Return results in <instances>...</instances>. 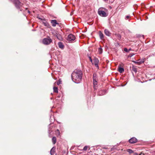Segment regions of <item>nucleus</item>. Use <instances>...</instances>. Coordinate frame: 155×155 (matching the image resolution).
Listing matches in <instances>:
<instances>
[{"mask_svg":"<svg viewBox=\"0 0 155 155\" xmlns=\"http://www.w3.org/2000/svg\"><path fill=\"white\" fill-rule=\"evenodd\" d=\"M72 80L76 83H79L82 79V73L81 71L74 72L72 74Z\"/></svg>","mask_w":155,"mask_h":155,"instance_id":"nucleus-1","label":"nucleus"},{"mask_svg":"<svg viewBox=\"0 0 155 155\" xmlns=\"http://www.w3.org/2000/svg\"><path fill=\"white\" fill-rule=\"evenodd\" d=\"M103 149H107V148H105V147H104V148H103Z\"/></svg>","mask_w":155,"mask_h":155,"instance_id":"nucleus-34","label":"nucleus"},{"mask_svg":"<svg viewBox=\"0 0 155 155\" xmlns=\"http://www.w3.org/2000/svg\"><path fill=\"white\" fill-rule=\"evenodd\" d=\"M61 81H60V80H59V81L57 82V84L58 85L61 84Z\"/></svg>","mask_w":155,"mask_h":155,"instance_id":"nucleus-28","label":"nucleus"},{"mask_svg":"<svg viewBox=\"0 0 155 155\" xmlns=\"http://www.w3.org/2000/svg\"><path fill=\"white\" fill-rule=\"evenodd\" d=\"M143 63V61H141L140 59L137 60V61L135 62V63L139 65L140 64Z\"/></svg>","mask_w":155,"mask_h":155,"instance_id":"nucleus-16","label":"nucleus"},{"mask_svg":"<svg viewBox=\"0 0 155 155\" xmlns=\"http://www.w3.org/2000/svg\"><path fill=\"white\" fill-rule=\"evenodd\" d=\"M52 143L53 144H55L56 142V138L55 137H53L52 139Z\"/></svg>","mask_w":155,"mask_h":155,"instance_id":"nucleus-15","label":"nucleus"},{"mask_svg":"<svg viewBox=\"0 0 155 155\" xmlns=\"http://www.w3.org/2000/svg\"><path fill=\"white\" fill-rule=\"evenodd\" d=\"M94 64L95 66L98 67V64L99 63V60L97 58H95L94 60Z\"/></svg>","mask_w":155,"mask_h":155,"instance_id":"nucleus-10","label":"nucleus"},{"mask_svg":"<svg viewBox=\"0 0 155 155\" xmlns=\"http://www.w3.org/2000/svg\"><path fill=\"white\" fill-rule=\"evenodd\" d=\"M54 36L57 37V38L60 41H62L63 40V38L61 35L59 33H56Z\"/></svg>","mask_w":155,"mask_h":155,"instance_id":"nucleus-8","label":"nucleus"},{"mask_svg":"<svg viewBox=\"0 0 155 155\" xmlns=\"http://www.w3.org/2000/svg\"><path fill=\"white\" fill-rule=\"evenodd\" d=\"M140 60L141 61H143V63L144 62V61H145V58H142L141 59H140Z\"/></svg>","mask_w":155,"mask_h":155,"instance_id":"nucleus-30","label":"nucleus"},{"mask_svg":"<svg viewBox=\"0 0 155 155\" xmlns=\"http://www.w3.org/2000/svg\"><path fill=\"white\" fill-rule=\"evenodd\" d=\"M99 34L100 38L101 39H103L104 38V35L103 33L101 31H100L99 32Z\"/></svg>","mask_w":155,"mask_h":155,"instance_id":"nucleus-13","label":"nucleus"},{"mask_svg":"<svg viewBox=\"0 0 155 155\" xmlns=\"http://www.w3.org/2000/svg\"><path fill=\"white\" fill-rule=\"evenodd\" d=\"M74 35L72 34H69L67 38V40L69 42H72L75 39Z\"/></svg>","mask_w":155,"mask_h":155,"instance_id":"nucleus-6","label":"nucleus"},{"mask_svg":"<svg viewBox=\"0 0 155 155\" xmlns=\"http://www.w3.org/2000/svg\"><path fill=\"white\" fill-rule=\"evenodd\" d=\"M124 51L126 52H129V50L127 48H125L124 49Z\"/></svg>","mask_w":155,"mask_h":155,"instance_id":"nucleus-25","label":"nucleus"},{"mask_svg":"<svg viewBox=\"0 0 155 155\" xmlns=\"http://www.w3.org/2000/svg\"><path fill=\"white\" fill-rule=\"evenodd\" d=\"M43 23L44 24V25L46 26V27H49V26H50L49 24H48V23L47 22H43Z\"/></svg>","mask_w":155,"mask_h":155,"instance_id":"nucleus-19","label":"nucleus"},{"mask_svg":"<svg viewBox=\"0 0 155 155\" xmlns=\"http://www.w3.org/2000/svg\"><path fill=\"white\" fill-rule=\"evenodd\" d=\"M137 141V139L135 137H133L129 140V142L130 143H136Z\"/></svg>","mask_w":155,"mask_h":155,"instance_id":"nucleus-7","label":"nucleus"},{"mask_svg":"<svg viewBox=\"0 0 155 155\" xmlns=\"http://www.w3.org/2000/svg\"><path fill=\"white\" fill-rule=\"evenodd\" d=\"M58 45L59 48H60L63 49L64 48V46L61 42H59L58 44Z\"/></svg>","mask_w":155,"mask_h":155,"instance_id":"nucleus-14","label":"nucleus"},{"mask_svg":"<svg viewBox=\"0 0 155 155\" xmlns=\"http://www.w3.org/2000/svg\"><path fill=\"white\" fill-rule=\"evenodd\" d=\"M128 50H129V51H130V50H131V48H130V49H129Z\"/></svg>","mask_w":155,"mask_h":155,"instance_id":"nucleus-35","label":"nucleus"},{"mask_svg":"<svg viewBox=\"0 0 155 155\" xmlns=\"http://www.w3.org/2000/svg\"><path fill=\"white\" fill-rule=\"evenodd\" d=\"M93 84L94 85V89H96V85H97V79H95L94 80H93Z\"/></svg>","mask_w":155,"mask_h":155,"instance_id":"nucleus-12","label":"nucleus"},{"mask_svg":"<svg viewBox=\"0 0 155 155\" xmlns=\"http://www.w3.org/2000/svg\"><path fill=\"white\" fill-rule=\"evenodd\" d=\"M124 65L123 63H121L119 64L118 66V71L120 73H122L124 71Z\"/></svg>","mask_w":155,"mask_h":155,"instance_id":"nucleus-5","label":"nucleus"},{"mask_svg":"<svg viewBox=\"0 0 155 155\" xmlns=\"http://www.w3.org/2000/svg\"><path fill=\"white\" fill-rule=\"evenodd\" d=\"M135 72H136L137 71L136 70V69L135 68H134V69L133 70Z\"/></svg>","mask_w":155,"mask_h":155,"instance_id":"nucleus-33","label":"nucleus"},{"mask_svg":"<svg viewBox=\"0 0 155 155\" xmlns=\"http://www.w3.org/2000/svg\"><path fill=\"white\" fill-rule=\"evenodd\" d=\"M114 0H108V2L107 3H112L113 2Z\"/></svg>","mask_w":155,"mask_h":155,"instance_id":"nucleus-26","label":"nucleus"},{"mask_svg":"<svg viewBox=\"0 0 155 155\" xmlns=\"http://www.w3.org/2000/svg\"><path fill=\"white\" fill-rule=\"evenodd\" d=\"M13 2L15 7L18 9H19L23 5V4L19 0H14Z\"/></svg>","mask_w":155,"mask_h":155,"instance_id":"nucleus-3","label":"nucleus"},{"mask_svg":"<svg viewBox=\"0 0 155 155\" xmlns=\"http://www.w3.org/2000/svg\"><path fill=\"white\" fill-rule=\"evenodd\" d=\"M55 134L57 136H59L60 135V131L59 130L57 129L56 130Z\"/></svg>","mask_w":155,"mask_h":155,"instance_id":"nucleus-20","label":"nucleus"},{"mask_svg":"<svg viewBox=\"0 0 155 155\" xmlns=\"http://www.w3.org/2000/svg\"><path fill=\"white\" fill-rule=\"evenodd\" d=\"M52 25L53 27H55L56 25H59V23L57 22L56 20H52L51 21Z\"/></svg>","mask_w":155,"mask_h":155,"instance_id":"nucleus-9","label":"nucleus"},{"mask_svg":"<svg viewBox=\"0 0 155 155\" xmlns=\"http://www.w3.org/2000/svg\"><path fill=\"white\" fill-rule=\"evenodd\" d=\"M87 148H88V147L87 146H85L84 147V148H83V150H87Z\"/></svg>","mask_w":155,"mask_h":155,"instance_id":"nucleus-27","label":"nucleus"},{"mask_svg":"<svg viewBox=\"0 0 155 155\" xmlns=\"http://www.w3.org/2000/svg\"><path fill=\"white\" fill-rule=\"evenodd\" d=\"M89 59H90V60L91 62L92 63V60L91 59V57H89Z\"/></svg>","mask_w":155,"mask_h":155,"instance_id":"nucleus-31","label":"nucleus"},{"mask_svg":"<svg viewBox=\"0 0 155 155\" xmlns=\"http://www.w3.org/2000/svg\"><path fill=\"white\" fill-rule=\"evenodd\" d=\"M107 11V10L105 8H100L98 10V13L100 16L105 17L107 15V14L106 13Z\"/></svg>","mask_w":155,"mask_h":155,"instance_id":"nucleus-2","label":"nucleus"},{"mask_svg":"<svg viewBox=\"0 0 155 155\" xmlns=\"http://www.w3.org/2000/svg\"><path fill=\"white\" fill-rule=\"evenodd\" d=\"M127 151L129 153H133V151L130 149H128L127 150Z\"/></svg>","mask_w":155,"mask_h":155,"instance_id":"nucleus-21","label":"nucleus"},{"mask_svg":"<svg viewBox=\"0 0 155 155\" xmlns=\"http://www.w3.org/2000/svg\"><path fill=\"white\" fill-rule=\"evenodd\" d=\"M104 0L107 2H108V0Z\"/></svg>","mask_w":155,"mask_h":155,"instance_id":"nucleus-32","label":"nucleus"},{"mask_svg":"<svg viewBox=\"0 0 155 155\" xmlns=\"http://www.w3.org/2000/svg\"><path fill=\"white\" fill-rule=\"evenodd\" d=\"M52 41V40L49 37L47 38H44L42 41L43 44L45 45H48Z\"/></svg>","mask_w":155,"mask_h":155,"instance_id":"nucleus-4","label":"nucleus"},{"mask_svg":"<svg viewBox=\"0 0 155 155\" xmlns=\"http://www.w3.org/2000/svg\"><path fill=\"white\" fill-rule=\"evenodd\" d=\"M53 90H54V92L56 93H58V88L57 87H53Z\"/></svg>","mask_w":155,"mask_h":155,"instance_id":"nucleus-18","label":"nucleus"},{"mask_svg":"<svg viewBox=\"0 0 155 155\" xmlns=\"http://www.w3.org/2000/svg\"><path fill=\"white\" fill-rule=\"evenodd\" d=\"M130 17V16H129V15H127L126 16V17L125 18V19H126V20H127V19H128Z\"/></svg>","mask_w":155,"mask_h":155,"instance_id":"nucleus-29","label":"nucleus"},{"mask_svg":"<svg viewBox=\"0 0 155 155\" xmlns=\"http://www.w3.org/2000/svg\"><path fill=\"white\" fill-rule=\"evenodd\" d=\"M98 52L100 54H101L102 53V49L101 47H100L98 48Z\"/></svg>","mask_w":155,"mask_h":155,"instance_id":"nucleus-22","label":"nucleus"},{"mask_svg":"<svg viewBox=\"0 0 155 155\" xmlns=\"http://www.w3.org/2000/svg\"><path fill=\"white\" fill-rule=\"evenodd\" d=\"M96 76V73H94L93 74V80H95V79H97Z\"/></svg>","mask_w":155,"mask_h":155,"instance_id":"nucleus-23","label":"nucleus"},{"mask_svg":"<svg viewBox=\"0 0 155 155\" xmlns=\"http://www.w3.org/2000/svg\"><path fill=\"white\" fill-rule=\"evenodd\" d=\"M118 39L119 40H122L121 39V36L120 34H118L117 35V39Z\"/></svg>","mask_w":155,"mask_h":155,"instance_id":"nucleus-17","label":"nucleus"},{"mask_svg":"<svg viewBox=\"0 0 155 155\" xmlns=\"http://www.w3.org/2000/svg\"><path fill=\"white\" fill-rule=\"evenodd\" d=\"M104 33L107 36H109L111 35V33L107 29H105L104 30Z\"/></svg>","mask_w":155,"mask_h":155,"instance_id":"nucleus-11","label":"nucleus"},{"mask_svg":"<svg viewBox=\"0 0 155 155\" xmlns=\"http://www.w3.org/2000/svg\"><path fill=\"white\" fill-rule=\"evenodd\" d=\"M50 153L51 155H53L54 153V151L53 150V148H52L50 151Z\"/></svg>","mask_w":155,"mask_h":155,"instance_id":"nucleus-24","label":"nucleus"}]
</instances>
